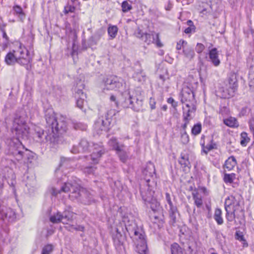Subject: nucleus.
Segmentation results:
<instances>
[{
	"label": "nucleus",
	"mask_w": 254,
	"mask_h": 254,
	"mask_svg": "<svg viewBox=\"0 0 254 254\" xmlns=\"http://www.w3.org/2000/svg\"><path fill=\"white\" fill-rule=\"evenodd\" d=\"M183 53L185 57L189 60H191L195 56V53L192 48L190 46H187L185 48H184Z\"/></svg>",
	"instance_id": "obj_26"
},
{
	"label": "nucleus",
	"mask_w": 254,
	"mask_h": 254,
	"mask_svg": "<svg viewBox=\"0 0 254 254\" xmlns=\"http://www.w3.org/2000/svg\"><path fill=\"white\" fill-rule=\"evenodd\" d=\"M214 219L218 225H222L223 223V219L222 217V211L219 208H217L215 210Z\"/></svg>",
	"instance_id": "obj_33"
},
{
	"label": "nucleus",
	"mask_w": 254,
	"mask_h": 254,
	"mask_svg": "<svg viewBox=\"0 0 254 254\" xmlns=\"http://www.w3.org/2000/svg\"><path fill=\"white\" fill-rule=\"evenodd\" d=\"M88 192L85 189L81 188L77 184L74 183L70 193L69 194V198L72 200L79 199L81 196L87 195Z\"/></svg>",
	"instance_id": "obj_16"
},
{
	"label": "nucleus",
	"mask_w": 254,
	"mask_h": 254,
	"mask_svg": "<svg viewBox=\"0 0 254 254\" xmlns=\"http://www.w3.org/2000/svg\"><path fill=\"white\" fill-rule=\"evenodd\" d=\"M225 208L226 211V218L228 221L234 220L238 213H243V208L240 204L239 197L231 195L225 200Z\"/></svg>",
	"instance_id": "obj_3"
},
{
	"label": "nucleus",
	"mask_w": 254,
	"mask_h": 254,
	"mask_svg": "<svg viewBox=\"0 0 254 254\" xmlns=\"http://www.w3.org/2000/svg\"><path fill=\"white\" fill-rule=\"evenodd\" d=\"M90 151L91 159L95 163L97 162L98 159L105 153V149L101 144H93L91 146Z\"/></svg>",
	"instance_id": "obj_13"
},
{
	"label": "nucleus",
	"mask_w": 254,
	"mask_h": 254,
	"mask_svg": "<svg viewBox=\"0 0 254 254\" xmlns=\"http://www.w3.org/2000/svg\"><path fill=\"white\" fill-rule=\"evenodd\" d=\"M103 92L109 90H115L122 92L125 87L124 80L116 76H110L105 78L100 85Z\"/></svg>",
	"instance_id": "obj_4"
},
{
	"label": "nucleus",
	"mask_w": 254,
	"mask_h": 254,
	"mask_svg": "<svg viewBox=\"0 0 254 254\" xmlns=\"http://www.w3.org/2000/svg\"><path fill=\"white\" fill-rule=\"evenodd\" d=\"M110 100L111 101L114 102L116 106H118V102L116 100L115 96L111 95L110 97Z\"/></svg>",
	"instance_id": "obj_61"
},
{
	"label": "nucleus",
	"mask_w": 254,
	"mask_h": 254,
	"mask_svg": "<svg viewBox=\"0 0 254 254\" xmlns=\"http://www.w3.org/2000/svg\"><path fill=\"white\" fill-rule=\"evenodd\" d=\"M13 146H11L10 150L11 153L15 157L17 160H21L24 155V147L18 139L13 142Z\"/></svg>",
	"instance_id": "obj_11"
},
{
	"label": "nucleus",
	"mask_w": 254,
	"mask_h": 254,
	"mask_svg": "<svg viewBox=\"0 0 254 254\" xmlns=\"http://www.w3.org/2000/svg\"><path fill=\"white\" fill-rule=\"evenodd\" d=\"M35 137H37V141L44 142L49 141L51 143L55 144L58 143V139L54 136L52 132L45 133L43 129L38 128L36 130Z\"/></svg>",
	"instance_id": "obj_9"
},
{
	"label": "nucleus",
	"mask_w": 254,
	"mask_h": 254,
	"mask_svg": "<svg viewBox=\"0 0 254 254\" xmlns=\"http://www.w3.org/2000/svg\"><path fill=\"white\" fill-rule=\"evenodd\" d=\"M122 11L127 12L132 9L131 4L127 1H124L122 3Z\"/></svg>",
	"instance_id": "obj_41"
},
{
	"label": "nucleus",
	"mask_w": 254,
	"mask_h": 254,
	"mask_svg": "<svg viewBox=\"0 0 254 254\" xmlns=\"http://www.w3.org/2000/svg\"><path fill=\"white\" fill-rule=\"evenodd\" d=\"M135 36L142 40L144 39V36L145 33H143L140 29H137V30L134 33Z\"/></svg>",
	"instance_id": "obj_53"
},
{
	"label": "nucleus",
	"mask_w": 254,
	"mask_h": 254,
	"mask_svg": "<svg viewBox=\"0 0 254 254\" xmlns=\"http://www.w3.org/2000/svg\"><path fill=\"white\" fill-rule=\"evenodd\" d=\"M204 48L205 47L202 44L197 43L195 47V50L197 53L199 54L204 50Z\"/></svg>",
	"instance_id": "obj_52"
},
{
	"label": "nucleus",
	"mask_w": 254,
	"mask_h": 254,
	"mask_svg": "<svg viewBox=\"0 0 254 254\" xmlns=\"http://www.w3.org/2000/svg\"><path fill=\"white\" fill-rule=\"evenodd\" d=\"M62 214L60 212L53 214L50 217V221L53 223H59L60 222L64 223L63 221Z\"/></svg>",
	"instance_id": "obj_30"
},
{
	"label": "nucleus",
	"mask_w": 254,
	"mask_h": 254,
	"mask_svg": "<svg viewBox=\"0 0 254 254\" xmlns=\"http://www.w3.org/2000/svg\"><path fill=\"white\" fill-rule=\"evenodd\" d=\"M155 172V169L154 165L150 162L147 163L146 167L142 171L144 179L147 183L149 182L150 178L153 177Z\"/></svg>",
	"instance_id": "obj_20"
},
{
	"label": "nucleus",
	"mask_w": 254,
	"mask_h": 254,
	"mask_svg": "<svg viewBox=\"0 0 254 254\" xmlns=\"http://www.w3.org/2000/svg\"><path fill=\"white\" fill-rule=\"evenodd\" d=\"M201 130V125L200 124L195 125L191 129V133L194 135H197L200 133Z\"/></svg>",
	"instance_id": "obj_42"
},
{
	"label": "nucleus",
	"mask_w": 254,
	"mask_h": 254,
	"mask_svg": "<svg viewBox=\"0 0 254 254\" xmlns=\"http://www.w3.org/2000/svg\"><path fill=\"white\" fill-rule=\"evenodd\" d=\"M157 117L156 119V120H159L160 118H162V116H163V114L162 112H157Z\"/></svg>",
	"instance_id": "obj_63"
},
{
	"label": "nucleus",
	"mask_w": 254,
	"mask_h": 254,
	"mask_svg": "<svg viewBox=\"0 0 254 254\" xmlns=\"http://www.w3.org/2000/svg\"><path fill=\"white\" fill-rule=\"evenodd\" d=\"M187 42L184 40H180L178 42L176 46V49L180 50L181 49L185 48L187 47Z\"/></svg>",
	"instance_id": "obj_45"
},
{
	"label": "nucleus",
	"mask_w": 254,
	"mask_h": 254,
	"mask_svg": "<svg viewBox=\"0 0 254 254\" xmlns=\"http://www.w3.org/2000/svg\"><path fill=\"white\" fill-rule=\"evenodd\" d=\"M179 162L180 164L184 167H189L190 162L189 159V155L187 153L182 152L181 154V157Z\"/></svg>",
	"instance_id": "obj_29"
},
{
	"label": "nucleus",
	"mask_w": 254,
	"mask_h": 254,
	"mask_svg": "<svg viewBox=\"0 0 254 254\" xmlns=\"http://www.w3.org/2000/svg\"><path fill=\"white\" fill-rule=\"evenodd\" d=\"M88 194L86 195H82L81 196V198H80V200L84 203H87L89 202L92 199L91 197V194L87 191Z\"/></svg>",
	"instance_id": "obj_44"
},
{
	"label": "nucleus",
	"mask_w": 254,
	"mask_h": 254,
	"mask_svg": "<svg viewBox=\"0 0 254 254\" xmlns=\"http://www.w3.org/2000/svg\"><path fill=\"white\" fill-rule=\"evenodd\" d=\"M2 37L3 38L5 39L6 41H8V37L6 35V32L4 31H3Z\"/></svg>",
	"instance_id": "obj_64"
},
{
	"label": "nucleus",
	"mask_w": 254,
	"mask_h": 254,
	"mask_svg": "<svg viewBox=\"0 0 254 254\" xmlns=\"http://www.w3.org/2000/svg\"><path fill=\"white\" fill-rule=\"evenodd\" d=\"M75 10V7L72 5H67L64 8L65 13H67L69 12H73Z\"/></svg>",
	"instance_id": "obj_54"
},
{
	"label": "nucleus",
	"mask_w": 254,
	"mask_h": 254,
	"mask_svg": "<svg viewBox=\"0 0 254 254\" xmlns=\"http://www.w3.org/2000/svg\"><path fill=\"white\" fill-rule=\"evenodd\" d=\"M108 144L110 146L112 147L113 149L118 151L121 148L124 147V144H120L117 139L116 138L112 137L108 141Z\"/></svg>",
	"instance_id": "obj_28"
},
{
	"label": "nucleus",
	"mask_w": 254,
	"mask_h": 254,
	"mask_svg": "<svg viewBox=\"0 0 254 254\" xmlns=\"http://www.w3.org/2000/svg\"><path fill=\"white\" fill-rule=\"evenodd\" d=\"M213 146L211 145H207L203 147V151L207 153L209 151L213 149Z\"/></svg>",
	"instance_id": "obj_60"
},
{
	"label": "nucleus",
	"mask_w": 254,
	"mask_h": 254,
	"mask_svg": "<svg viewBox=\"0 0 254 254\" xmlns=\"http://www.w3.org/2000/svg\"><path fill=\"white\" fill-rule=\"evenodd\" d=\"M235 238L237 240L241 241L244 246H248V244L244 239L243 233L240 231H237L235 234Z\"/></svg>",
	"instance_id": "obj_40"
},
{
	"label": "nucleus",
	"mask_w": 254,
	"mask_h": 254,
	"mask_svg": "<svg viewBox=\"0 0 254 254\" xmlns=\"http://www.w3.org/2000/svg\"><path fill=\"white\" fill-rule=\"evenodd\" d=\"M149 105L151 110L156 108V101L154 98L151 97L149 100Z\"/></svg>",
	"instance_id": "obj_55"
},
{
	"label": "nucleus",
	"mask_w": 254,
	"mask_h": 254,
	"mask_svg": "<svg viewBox=\"0 0 254 254\" xmlns=\"http://www.w3.org/2000/svg\"><path fill=\"white\" fill-rule=\"evenodd\" d=\"M193 29L194 28L191 27H189L185 30L184 32L186 34H189L191 32L192 29Z\"/></svg>",
	"instance_id": "obj_62"
},
{
	"label": "nucleus",
	"mask_w": 254,
	"mask_h": 254,
	"mask_svg": "<svg viewBox=\"0 0 254 254\" xmlns=\"http://www.w3.org/2000/svg\"><path fill=\"white\" fill-rule=\"evenodd\" d=\"M132 76L135 80H137L139 82H142L145 80V75L141 68H139L135 71Z\"/></svg>",
	"instance_id": "obj_34"
},
{
	"label": "nucleus",
	"mask_w": 254,
	"mask_h": 254,
	"mask_svg": "<svg viewBox=\"0 0 254 254\" xmlns=\"http://www.w3.org/2000/svg\"><path fill=\"white\" fill-rule=\"evenodd\" d=\"M167 102L169 104H172V106L174 108H176L178 106V103L172 97L169 98L167 100Z\"/></svg>",
	"instance_id": "obj_56"
},
{
	"label": "nucleus",
	"mask_w": 254,
	"mask_h": 254,
	"mask_svg": "<svg viewBox=\"0 0 254 254\" xmlns=\"http://www.w3.org/2000/svg\"><path fill=\"white\" fill-rule=\"evenodd\" d=\"M73 214V213L68 211H65L62 214L63 220H66L67 221H70L72 219Z\"/></svg>",
	"instance_id": "obj_43"
},
{
	"label": "nucleus",
	"mask_w": 254,
	"mask_h": 254,
	"mask_svg": "<svg viewBox=\"0 0 254 254\" xmlns=\"http://www.w3.org/2000/svg\"><path fill=\"white\" fill-rule=\"evenodd\" d=\"M47 124L51 129V131L54 136L57 138V133L59 132H64L66 130L65 122L58 121L54 115L46 116Z\"/></svg>",
	"instance_id": "obj_6"
},
{
	"label": "nucleus",
	"mask_w": 254,
	"mask_h": 254,
	"mask_svg": "<svg viewBox=\"0 0 254 254\" xmlns=\"http://www.w3.org/2000/svg\"><path fill=\"white\" fill-rule=\"evenodd\" d=\"M67 229L71 231L73 230L79 231H84V227L81 225L78 226H74L71 225L66 227Z\"/></svg>",
	"instance_id": "obj_46"
},
{
	"label": "nucleus",
	"mask_w": 254,
	"mask_h": 254,
	"mask_svg": "<svg viewBox=\"0 0 254 254\" xmlns=\"http://www.w3.org/2000/svg\"><path fill=\"white\" fill-rule=\"evenodd\" d=\"M172 254H183L182 248L177 243L173 244L171 246Z\"/></svg>",
	"instance_id": "obj_37"
},
{
	"label": "nucleus",
	"mask_w": 254,
	"mask_h": 254,
	"mask_svg": "<svg viewBox=\"0 0 254 254\" xmlns=\"http://www.w3.org/2000/svg\"><path fill=\"white\" fill-rule=\"evenodd\" d=\"M234 94L233 90L226 86L220 87L217 91V96L222 98H229L233 97Z\"/></svg>",
	"instance_id": "obj_23"
},
{
	"label": "nucleus",
	"mask_w": 254,
	"mask_h": 254,
	"mask_svg": "<svg viewBox=\"0 0 254 254\" xmlns=\"http://www.w3.org/2000/svg\"><path fill=\"white\" fill-rule=\"evenodd\" d=\"M125 95L126 96V98L124 102V106L127 108H132L133 107V101L135 99L133 98L128 93H125Z\"/></svg>",
	"instance_id": "obj_32"
},
{
	"label": "nucleus",
	"mask_w": 254,
	"mask_h": 254,
	"mask_svg": "<svg viewBox=\"0 0 254 254\" xmlns=\"http://www.w3.org/2000/svg\"><path fill=\"white\" fill-rule=\"evenodd\" d=\"M12 131L15 132L18 137H27L29 131V127L27 125L24 117H16L13 121Z\"/></svg>",
	"instance_id": "obj_5"
},
{
	"label": "nucleus",
	"mask_w": 254,
	"mask_h": 254,
	"mask_svg": "<svg viewBox=\"0 0 254 254\" xmlns=\"http://www.w3.org/2000/svg\"><path fill=\"white\" fill-rule=\"evenodd\" d=\"M181 102L186 105V103H194L193 92L190 89H184L182 91Z\"/></svg>",
	"instance_id": "obj_18"
},
{
	"label": "nucleus",
	"mask_w": 254,
	"mask_h": 254,
	"mask_svg": "<svg viewBox=\"0 0 254 254\" xmlns=\"http://www.w3.org/2000/svg\"><path fill=\"white\" fill-rule=\"evenodd\" d=\"M183 109L184 124L182 125V128L183 130H186L196 110L194 103H186V105L183 107Z\"/></svg>",
	"instance_id": "obj_7"
},
{
	"label": "nucleus",
	"mask_w": 254,
	"mask_h": 254,
	"mask_svg": "<svg viewBox=\"0 0 254 254\" xmlns=\"http://www.w3.org/2000/svg\"><path fill=\"white\" fill-rule=\"evenodd\" d=\"M53 246L51 245H47L45 246L42 250V254H50L53 251Z\"/></svg>",
	"instance_id": "obj_48"
},
{
	"label": "nucleus",
	"mask_w": 254,
	"mask_h": 254,
	"mask_svg": "<svg viewBox=\"0 0 254 254\" xmlns=\"http://www.w3.org/2000/svg\"><path fill=\"white\" fill-rule=\"evenodd\" d=\"M143 41L148 45L155 43L158 47H162L163 46V44L159 39V34L155 32L145 33Z\"/></svg>",
	"instance_id": "obj_15"
},
{
	"label": "nucleus",
	"mask_w": 254,
	"mask_h": 254,
	"mask_svg": "<svg viewBox=\"0 0 254 254\" xmlns=\"http://www.w3.org/2000/svg\"><path fill=\"white\" fill-rule=\"evenodd\" d=\"M193 199L194 201L195 205L198 207L200 208L203 204V201L201 196L198 195L197 193L192 194Z\"/></svg>",
	"instance_id": "obj_36"
},
{
	"label": "nucleus",
	"mask_w": 254,
	"mask_h": 254,
	"mask_svg": "<svg viewBox=\"0 0 254 254\" xmlns=\"http://www.w3.org/2000/svg\"><path fill=\"white\" fill-rule=\"evenodd\" d=\"M91 146L88 141L85 139H82L79 143L77 146H73L71 149V152L74 154L85 152L90 150Z\"/></svg>",
	"instance_id": "obj_17"
},
{
	"label": "nucleus",
	"mask_w": 254,
	"mask_h": 254,
	"mask_svg": "<svg viewBox=\"0 0 254 254\" xmlns=\"http://www.w3.org/2000/svg\"><path fill=\"white\" fill-rule=\"evenodd\" d=\"M224 123L230 127H234L238 126L236 120L232 117L224 120Z\"/></svg>",
	"instance_id": "obj_39"
},
{
	"label": "nucleus",
	"mask_w": 254,
	"mask_h": 254,
	"mask_svg": "<svg viewBox=\"0 0 254 254\" xmlns=\"http://www.w3.org/2000/svg\"><path fill=\"white\" fill-rule=\"evenodd\" d=\"M96 168L93 167H86L83 169V172L87 174H90L93 173Z\"/></svg>",
	"instance_id": "obj_51"
},
{
	"label": "nucleus",
	"mask_w": 254,
	"mask_h": 254,
	"mask_svg": "<svg viewBox=\"0 0 254 254\" xmlns=\"http://www.w3.org/2000/svg\"><path fill=\"white\" fill-rule=\"evenodd\" d=\"M5 62L8 65H12L17 63L24 66L27 69H29V64L31 59L27 49L23 46L20 45L18 49L13 50L12 52L7 54L4 59Z\"/></svg>",
	"instance_id": "obj_1"
},
{
	"label": "nucleus",
	"mask_w": 254,
	"mask_h": 254,
	"mask_svg": "<svg viewBox=\"0 0 254 254\" xmlns=\"http://www.w3.org/2000/svg\"><path fill=\"white\" fill-rule=\"evenodd\" d=\"M110 121L103 117L99 118L95 122L94 128L98 134L101 133L103 131H107L109 128Z\"/></svg>",
	"instance_id": "obj_12"
},
{
	"label": "nucleus",
	"mask_w": 254,
	"mask_h": 254,
	"mask_svg": "<svg viewBox=\"0 0 254 254\" xmlns=\"http://www.w3.org/2000/svg\"><path fill=\"white\" fill-rule=\"evenodd\" d=\"M237 164L236 160L234 156H230L225 161V168L227 169L228 171L232 170Z\"/></svg>",
	"instance_id": "obj_27"
},
{
	"label": "nucleus",
	"mask_w": 254,
	"mask_h": 254,
	"mask_svg": "<svg viewBox=\"0 0 254 254\" xmlns=\"http://www.w3.org/2000/svg\"><path fill=\"white\" fill-rule=\"evenodd\" d=\"M165 199L167 202L166 208L168 210L169 215L174 222H175L176 214L178 213L177 207L174 205L171 200L170 194L168 192L165 193Z\"/></svg>",
	"instance_id": "obj_14"
},
{
	"label": "nucleus",
	"mask_w": 254,
	"mask_h": 254,
	"mask_svg": "<svg viewBox=\"0 0 254 254\" xmlns=\"http://www.w3.org/2000/svg\"><path fill=\"white\" fill-rule=\"evenodd\" d=\"M209 57L210 61L215 66L219 65L220 61L218 59V54L216 48H213L209 51Z\"/></svg>",
	"instance_id": "obj_25"
},
{
	"label": "nucleus",
	"mask_w": 254,
	"mask_h": 254,
	"mask_svg": "<svg viewBox=\"0 0 254 254\" xmlns=\"http://www.w3.org/2000/svg\"><path fill=\"white\" fill-rule=\"evenodd\" d=\"M235 178V175L234 174H225L224 176V180L225 183H231L233 182Z\"/></svg>",
	"instance_id": "obj_47"
},
{
	"label": "nucleus",
	"mask_w": 254,
	"mask_h": 254,
	"mask_svg": "<svg viewBox=\"0 0 254 254\" xmlns=\"http://www.w3.org/2000/svg\"><path fill=\"white\" fill-rule=\"evenodd\" d=\"M75 98H76V105L80 109H83L86 103V95L81 89H77L75 92Z\"/></svg>",
	"instance_id": "obj_19"
},
{
	"label": "nucleus",
	"mask_w": 254,
	"mask_h": 254,
	"mask_svg": "<svg viewBox=\"0 0 254 254\" xmlns=\"http://www.w3.org/2000/svg\"><path fill=\"white\" fill-rule=\"evenodd\" d=\"M14 216V212L10 208H1L0 205V219L10 221Z\"/></svg>",
	"instance_id": "obj_22"
},
{
	"label": "nucleus",
	"mask_w": 254,
	"mask_h": 254,
	"mask_svg": "<svg viewBox=\"0 0 254 254\" xmlns=\"http://www.w3.org/2000/svg\"><path fill=\"white\" fill-rule=\"evenodd\" d=\"M124 148L125 147H122L116 152L120 160L124 163L126 162L128 158V153L125 150Z\"/></svg>",
	"instance_id": "obj_31"
},
{
	"label": "nucleus",
	"mask_w": 254,
	"mask_h": 254,
	"mask_svg": "<svg viewBox=\"0 0 254 254\" xmlns=\"http://www.w3.org/2000/svg\"><path fill=\"white\" fill-rule=\"evenodd\" d=\"M118 31V28L117 26L115 25L109 26L108 28V33L111 39H113L116 37Z\"/></svg>",
	"instance_id": "obj_35"
},
{
	"label": "nucleus",
	"mask_w": 254,
	"mask_h": 254,
	"mask_svg": "<svg viewBox=\"0 0 254 254\" xmlns=\"http://www.w3.org/2000/svg\"><path fill=\"white\" fill-rule=\"evenodd\" d=\"M14 9L16 13L21 14L22 15H24V13L22 11V9L20 6H16L14 7Z\"/></svg>",
	"instance_id": "obj_58"
},
{
	"label": "nucleus",
	"mask_w": 254,
	"mask_h": 254,
	"mask_svg": "<svg viewBox=\"0 0 254 254\" xmlns=\"http://www.w3.org/2000/svg\"><path fill=\"white\" fill-rule=\"evenodd\" d=\"M185 131V130H184ZM181 141L183 143L186 144L189 141V137L188 135L187 134L186 131H184L183 133L181 135Z\"/></svg>",
	"instance_id": "obj_49"
},
{
	"label": "nucleus",
	"mask_w": 254,
	"mask_h": 254,
	"mask_svg": "<svg viewBox=\"0 0 254 254\" xmlns=\"http://www.w3.org/2000/svg\"><path fill=\"white\" fill-rule=\"evenodd\" d=\"M126 229L134 241L137 252L139 254H145L147 250V244L142 230L138 228L134 222L126 225Z\"/></svg>",
	"instance_id": "obj_2"
},
{
	"label": "nucleus",
	"mask_w": 254,
	"mask_h": 254,
	"mask_svg": "<svg viewBox=\"0 0 254 254\" xmlns=\"http://www.w3.org/2000/svg\"><path fill=\"white\" fill-rule=\"evenodd\" d=\"M225 86L228 87L229 89L233 90L234 92L237 89L238 83L236 74L235 73H231L228 77L227 83Z\"/></svg>",
	"instance_id": "obj_24"
},
{
	"label": "nucleus",
	"mask_w": 254,
	"mask_h": 254,
	"mask_svg": "<svg viewBox=\"0 0 254 254\" xmlns=\"http://www.w3.org/2000/svg\"><path fill=\"white\" fill-rule=\"evenodd\" d=\"M254 73H250L249 74L250 86H253L254 85Z\"/></svg>",
	"instance_id": "obj_59"
},
{
	"label": "nucleus",
	"mask_w": 254,
	"mask_h": 254,
	"mask_svg": "<svg viewBox=\"0 0 254 254\" xmlns=\"http://www.w3.org/2000/svg\"><path fill=\"white\" fill-rule=\"evenodd\" d=\"M250 139L246 132H243L241 133L240 143L242 146H246L250 141Z\"/></svg>",
	"instance_id": "obj_38"
},
{
	"label": "nucleus",
	"mask_w": 254,
	"mask_h": 254,
	"mask_svg": "<svg viewBox=\"0 0 254 254\" xmlns=\"http://www.w3.org/2000/svg\"><path fill=\"white\" fill-rule=\"evenodd\" d=\"M118 113V112L115 110H110L107 112L106 114L107 118L106 119H108L110 121V119L113 117V116H115L116 114Z\"/></svg>",
	"instance_id": "obj_50"
},
{
	"label": "nucleus",
	"mask_w": 254,
	"mask_h": 254,
	"mask_svg": "<svg viewBox=\"0 0 254 254\" xmlns=\"http://www.w3.org/2000/svg\"><path fill=\"white\" fill-rule=\"evenodd\" d=\"M74 128L75 129H80L81 130H83L86 129V126L82 125L81 123H77L74 126Z\"/></svg>",
	"instance_id": "obj_57"
},
{
	"label": "nucleus",
	"mask_w": 254,
	"mask_h": 254,
	"mask_svg": "<svg viewBox=\"0 0 254 254\" xmlns=\"http://www.w3.org/2000/svg\"><path fill=\"white\" fill-rule=\"evenodd\" d=\"M148 192L146 194H144L142 191L141 194L142 198L145 201L148 202L150 205V207L154 212L158 211L160 208V203L157 199L154 197V191L150 188V185H148Z\"/></svg>",
	"instance_id": "obj_8"
},
{
	"label": "nucleus",
	"mask_w": 254,
	"mask_h": 254,
	"mask_svg": "<svg viewBox=\"0 0 254 254\" xmlns=\"http://www.w3.org/2000/svg\"><path fill=\"white\" fill-rule=\"evenodd\" d=\"M74 186V184H72L69 182L64 183V184L61 187V190H57L55 188H52L50 190L51 194L53 196H56L58 193L61 192H68L71 191L73 187Z\"/></svg>",
	"instance_id": "obj_21"
},
{
	"label": "nucleus",
	"mask_w": 254,
	"mask_h": 254,
	"mask_svg": "<svg viewBox=\"0 0 254 254\" xmlns=\"http://www.w3.org/2000/svg\"><path fill=\"white\" fill-rule=\"evenodd\" d=\"M220 2L218 0H209L207 1V7L204 8L202 12L203 14L209 13L216 16L219 10Z\"/></svg>",
	"instance_id": "obj_10"
}]
</instances>
